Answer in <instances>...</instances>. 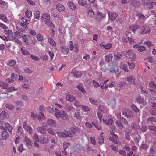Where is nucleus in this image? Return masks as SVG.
<instances>
[{
  "instance_id": "nucleus-10",
  "label": "nucleus",
  "mask_w": 156,
  "mask_h": 156,
  "mask_svg": "<svg viewBox=\"0 0 156 156\" xmlns=\"http://www.w3.org/2000/svg\"><path fill=\"white\" fill-rule=\"evenodd\" d=\"M109 19L111 21H114L117 16V14L113 12H108V13Z\"/></svg>"
},
{
  "instance_id": "nucleus-56",
  "label": "nucleus",
  "mask_w": 156,
  "mask_h": 156,
  "mask_svg": "<svg viewBox=\"0 0 156 156\" xmlns=\"http://www.w3.org/2000/svg\"><path fill=\"white\" fill-rule=\"evenodd\" d=\"M77 88L78 89L82 92L83 93H85L86 92L85 89L82 86L80 85H77L76 86Z\"/></svg>"
},
{
  "instance_id": "nucleus-28",
  "label": "nucleus",
  "mask_w": 156,
  "mask_h": 156,
  "mask_svg": "<svg viewBox=\"0 0 156 156\" xmlns=\"http://www.w3.org/2000/svg\"><path fill=\"white\" fill-rule=\"evenodd\" d=\"M132 4L135 7H138L140 6V3L136 0H132L131 1Z\"/></svg>"
},
{
  "instance_id": "nucleus-3",
  "label": "nucleus",
  "mask_w": 156,
  "mask_h": 156,
  "mask_svg": "<svg viewBox=\"0 0 156 156\" xmlns=\"http://www.w3.org/2000/svg\"><path fill=\"white\" fill-rule=\"evenodd\" d=\"M98 111L99 112H98V115L99 119L100 122H102V113H106L107 114L109 112V109L105 106L101 105L98 108Z\"/></svg>"
},
{
  "instance_id": "nucleus-64",
  "label": "nucleus",
  "mask_w": 156,
  "mask_h": 156,
  "mask_svg": "<svg viewBox=\"0 0 156 156\" xmlns=\"http://www.w3.org/2000/svg\"><path fill=\"white\" fill-rule=\"evenodd\" d=\"M6 108L10 110H12L14 108L13 106L10 104H8L6 105Z\"/></svg>"
},
{
  "instance_id": "nucleus-49",
  "label": "nucleus",
  "mask_w": 156,
  "mask_h": 156,
  "mask_svg": "<svg viewBox=\"0 0 156 156\" xmlns=\"http://www.w3.org/2000/svg\"><path fill=\"white\" fill-rule=\"evenodd\" d=\"M23 77L22 76H20V75H15V80H19L22 81L23 80Z\"/></svg>"
},
{
  "instance_id": "nucleus-61",
  "label": "nucleus",
  "mask_w": 156,
  "mask_h": 156,
  "mask_svg": "<svg viewBox=\"0 0 156 156\" xmlns=\"http://www.w3.org/2000/svg\"><path fill=\"white\" fill-rule=\"evenodd\" d=\"M116 101L115 100H113L112 101L110 104V105L112 108H114L116 105Z\"/></svg>"
},
{
  "instance_id": "nucleus-27",
  "label": "nucleus",
  "mask_w": 156,
  "mask_h": 156,
  "mask_svg": "<svg viewBox=\"0 0 156 156\" xmlns=\"http://www.w3.org/2000/svg\"><path fill=\"white\" fill-rule=\"evenodd\" d=\"M74 117L77 119L80 120H81L82 117L80 115V112L77 111L75 112L74 114Z\"/></svg>"
},
{
  "instance_id": "nucleus-39",
  "label": "nucleus",
  "mask_w": 156,
  "mask_h": 156,
  "mask_svg": "<svg viewBox=\"0 0 156 156\" xmlns=\"http://www.w3.org/2000/svg\"><path fill=\"white\" fill-rule=\"evenodd\" d=\"M149 8L150 9H153L156 8V3L154 2H152L149 4Z\"/></svg>"
},
{
  "instance_id": "nucleus-14",
  "label": "nucleus",
  "mask_w": 156,
  "mask_h": 156,
  "mask_svg": "<svg viewBox=\"0 0 156 156\" xmlns=\"http://www.w3.org/2000/svg\"><path fill=\"white\" fill-rule=\"evenodd\" d=\"M100 45L101 47H103L104 48L107 50L109 49L112 46L111 44L110 43H105L104 42L101 43Z\"/></svg>"
},
{
  "instance_id": "nucleus-23",
  "label": "nucleus",
  "mask_w": 156,
  "mask_h": 156,
  "mask_svg": "<svg viewBox=\"0 0 156 156\" xmlns=\"http://www.w3.org/2000/svg\"><path fill=\"white\" fill-rule=\"evenodd\" d=\"M68 117V115L67 113L64 111H62V114L60 118L63 120L66 119Z\"/></svg>"
},
{
  "instance_id": "nucleus-46",
  "label": "nucleus",
  "mask_w": 156,
  "mask_h": 156,
  "mask_svg": "<svg viewBox=\"0 0 156 156\" xmlns=\"http://www.w3.org/2000/svg\"><path fill=\"white\" fill-rule=\"evenodd\" d=\"M121 68L125 72H128V69L126 64H122L121 65Z\"/></svg>"
},
{
  "instance_id": "nucleus-4",
  "label": "nucleus",
  "mask_w": 156,
  "mask_h": 156,
  "mask_svg": "<svg viewBox=\"0 0 156 156\" xmlns=\"http://www.w3.org/2000/svg\"><path fill=\"white\" fill-rule=\"evenodd\" d=\"M126 56L128 58L129 61H133L136 58L135 54L133 52V51L131 49H129L127 51Z\"/></svg>"
},
{
  "instance_id": "nucleus-5",
  "label": "nucleus",
  "mask_w": 156,
  "mask_h": 156,
  "mask_svg": "<svg viewBox=\"0 0 156 156\" xmlns=\"http://www.w3.org/2000/svg\"><path fill=\"white\" fill-rule=\"evenodd\" d=\"M104 123L107 125H110L113 122L111 115L109 114H107L105 116H104L103 119Z\"/></svg>"
},
{
  "instance_id": "nucleus-44",
  "label": "nucleus",
  "mask_w": 156,
  "mask_h": 156,
  "mask_svg": "<svg viewBox=\"0 0 156 156\" xmlns=\"http://www.w3.org/2000/svg\"><path fill=\"white\" fill-rule=\"evenodd\" d=\"M32 12L31 11L29 10H27L25 12V15L26 17L29 18L31 17Z\"/></svg>"
},
{
  "instance_id": "nucleus-35",
  "label": "nucleus",
  "mask_w": 156,
  "mask_h": 156,
  "mask_svg": "<svg viewBox=\"0 0 156 156\" xmlns=\"http://www.w3.org/2000/svg\"><path fill=\"white\" fill-rule=\"evenodd\" d=\"M31 116L34 119H36L38 118L37 113V112L35 111L31 112Z\"/></svg>"
},
{
  "instance_id": "nucleus-12",
  "label": "nucleus",
  "mask_w": 156,
  "mask_h": 156,
  "mask_svg": "<svg viewBox=\"0 0 156 156\" xmlns=\"http://www.w3.org/2000/svg\"><path fill=\"white\" fill-rule=\"evenodd\" d=\"M23 143L29 148L32 145V143L30 138L27 136H25L24 139Z\"/></svg>"
},
{
  "instance_id": "nucleus-36",
  "label": "nucleus",
  "mask_w": 156,
  "mask_h": 156,
  "mask_svg": "<svg viewBox=\"0 0 156 156\" xmlns=\"http://www.w3.org/2000/svg\"><path fill=\"white\" fill-rule=\"evenodd\" d=\"M38 118L39 121H40L44 120L46 119V117L44 115L40 112V116Z\"/></svg>"
},
{
  "instance_id": "nucleus-16",
  "label": "nucleus",
  "mask_w": 156,
  "mask_h": 156,
  "mask_svg": "<svg viewBox=\"0 0 156 156\" xmlns=\"http://www.w3.org/2000/svg\"><path fill=\"white\" fill-rule=\"evenodd\" d=\"M71 73L73 75L74 77L76 78L80 77L82 75V73L80 71H76L75 69H73L72 70Z\"/></svg>"
},
{
  "instance_id": "nucleus-22",
  "label": "nucleus",
  "mask_w": 156,
  "mask_h": 156,
  "mask_svg": "<svg viewBox=\"0 0 156 156\" xmlns=\"http://www.w3.org/2000/svg\"><path fill=\"white\" fill-rule=\"evenodd\" d=\"M105 61L107 62L111 61L113 58V55L112 54H109L105 56Z\"/></svg>"
},
{
  "instance_id": "nucleus-7",
  "label": "nucleus",
  "mask_w": 156,
  "mask_h": 156,
  "mask_svg": "<svg viewBox=\"0 0 156 156\" xmlns=\"http://www.w3.org/2000/svg\"><path fill=\"white\" fill-rule=\"evenodd\" d=\"M140 29V33L143 34L149 33L151 31L149 28L147 26H141Z\"/></svg>"
},
{
  "instance_id": "nucleus-42",
  "label": "nucleus",
  "mask_w": 156,
  "mask_h": 156,
  "mask_svg": "<svg viewBox=\"0 0 156 156\" xmlns=\"http://www.w3.org/2000/svg\"><path fill=\"white\" fill-rule=\"evenodd\" d=\"M32 138L34 141H39V139L38 137V135L36 133L34 134Z\"/></svg>"
},
{
  "instance_id": "nucleus-11",
  "label": "nucleus",
  "mask_w": 156,
  "mask_h": 156,
  "mask_svg": "<svg viewBox=\"0 0 156 156\" xmlns=\"http://www.w3.org/2000/svg\"><path fill=\"white\" fill-rule=\"evenodd\" d=\"M66 100L70 102H72L74 101L76 99L75 97L71 95L69 93H68L66 95Z\"/></svg>"
},
{
  "instance_id": "nucleus-29",
  "label": "nucleus",
  "mask_w": 156,
  "mask_h": 156,
  "mask_svg": "<svg viewBox=\"0 0 156 156\" xmlns=\"http://www.w3.org/2000/svg\"><path fill=\"white\" fill-rule=\"evenodd\" d=\"M9 136L8 133L6 131H4L2 132V137L4 140H6Z\"/></svg>"
},
{
  "instance_id": "nucleus-24",
  "label": "nucleus",
  "mask_w": 156,
  "mask_h": 156,
  "mask_svg": "<svg viewBox=\"0 0 156 156\" xmlns=\"http://www.w3.org/2000/svg\"><path fill=\"white\" fill-rule=\"evenodd\" d=\"M62 53L64 55H67L69 52L68 48L66 46H62L61 48Z\"/></svg>"
},
{
  "instance_id": "nucleus-62",
  "label": "nucleus",
  "mask_w": 156,
  "mask_h": 156,
  "mask_svg": "<svg viewBox=\"0 0 156 156\" xmlns=\"http://www.w3.org/2000/svg\"><path fill=\"white\" fill-rule=\"evenodd\" d=\"M153 1V0H142L143 3L145 4H149Z\"/></svg>"
},
{
  "instance_id": "nucleus-19",
  "label": "nucleus",
  "mask_w": 156,
  "mask_h": 156,
  "mask_svg": "<svg viewBox=\"0 0 156 156\" xmlns=\"http://www.w3.org/2000/svg\"><path fill=\"white\" fill-rule=\"evenodd\" d=\"M48 141L49 140L47 136H44L41 137L40 140V143L41 144H45L48 143Z\"/></svg>"
},
{
  "instance_id": "nucleus-51",
  "label": "nucleus",
  "mask_w": 156,
  "mask_h": 156,
  "mask_svg": "<svg viewBox=\"0 0 156 156\" xmlns=\"http://www.w3.org/2000/svg\"><path fill=\"white\" fill-rule=\"evenodd\" d=\"M48 41L50 43V44L53 46H55L56 45V43L53 40V39L51 38H48Z\"/></svg>"
},
{
  "instance_id": "nucleus-18",
  "label": "nucleus",
  "mask_w": 156,
  "mask_h": 156,
  "mask_svg": "<svg viewBox=\"0 0 156 156\" xmlns=\"http://www.w3.org/2000/svg\"><path fill=\"white\" fill-rule=\"evenodd\" d=\"M98 17L96 18L97 20L101 21L106 16V15L105 14H102L100 12H98L97 13Z\"/></svg>"
},
{
  "instance_id": "nucleus-2",
  "label": "nucleus",
  "mask_w": 156,
  "mask_h": 156,
  "mask_svg": "<svg viewBox=\"0 0 156 156\" xmlns=\"http://www.w3.org/2000/svg\"><path fill=\"white\" fill-rule=\"evenodd\" d=\"M15 74H12L11 75V77L6 79L4 83L0 81V86L3 89H6L8 87V84L13 83V80H15Z\"/></svg>"
},
{
  "instance_id": "nucleus-50",
  "label": "nucleus",
  "mask_w": 156,
  "mask_h": 156,
  "mask_svg": "<svg viewBox=\"0 0 156 156\" xmlns=\"http://www.w3.org/2000/svg\"><path fill=\"white\" fill-rule=\"evenodd\" d=\"M47 131L48 133L54 135L55 134V131L53 129L51 128H49L47 130Z\"/></svg>"
},
{
  "instance_id": "nucleus-9",
  "label": "nucleus",
  "mask_w": 156,
  "mask_h": 156,
  "mask_svg": "<svg viewBox=\"0 0 156 156\" xmlns=\"http://www.w3.org/2000/svg\"><path fill=\"white\" fill-rule=\"evenodd\" d=\"M109 71L110 74H115L117 76H118L119 74L120 73L119 68L116 66H114L113 69H110Z\"/></svg>"
},
{
  "instance_id": "nucleus-13",
  "label": "nucleus",
  "mask_w": 156,
  "mask_h": 156,
  "mask_svg": "<svg viewBox=\"0 0 156 156\" xmlns=\"http://www.w3.org/2000/svg\"><path fill=\"white\" fill-rule=\"evenodd\" d=\"M50 19V16L48 14H43L41 17L42 20L44 21L46 23L49 22Z\"/></svg>"
},
{
  "instance_id": "nucleus-21",
  "label": "nucleus",
  "mask_w": 156,
  "mask_h": 156,
  "mask_svg": "<svg viewBox=\"0 0 156 156\" xmlns=\"http://www.w3.org/2000/svg\"><path fill=\"white\" fill-rule=\"evenodd\" d=\"M138 27V25H133L130 26L129 28V29L130 31L134 32L136 31Z\"/></svg>"
},
{
  "instance_id": "nucleus-57",
  "label": "nucleus",
  "mask_w": 156,
  "mask_h": 156,
  "mask_svg": "<svg viewBox=\"0 0 156 156\" xmlns=\"http://www.w3.org/2000/svg\"><path fill=\"white\" fill-rule=\"evenodd\" d=\"M74 109V108L72 106L69 105H66V110L67 111L69 112L70 111Z\"/></svg>"
},
{
  "instance_id": "nucleus-25",
  "label": "nucleus",
  "mask_w": 156,
  "mask_h": 156,
  "mask_svg": "<svg viewBox=\"0 0 156 156\" xmlns=\"http://www.w3.org/2000/svg\"><path fill=\"white\" fill-rule=\"evenodd\" d=\"M7 113L5 111H3L0 114V118L1 119H5L7 117Z\"/></svg>"
},
{
  "instance_id": "nucleus-43",
  "label": "nucleus",
  "mask_w": 156,
  "mask_h": 156,
  "mask_svg": "<svg viewBox=\"0 0 156 156\" xmlns=\"http://www.w3.org/2000/svg\"><path fill=\"white\" fill-rule=\"evenodd\" d=\"M15 36L18 38L23 37L24 35H23V34L20 32H16L14 33Z\"/></svg>"
},
{
  "instance_id": "nucleus-1",
  "label": "nucleus",
  "mask_w": 156,
  "mask_h": 156,
  "mask_svg": "<svg viewBox=\"0 0 156 156\" xmlns=\"http://www.w3.org/2000/svg\"><path fill=\"white\" fill-rule=\"evenodd\" d=\"M56 122L51 119H48L46 121V123L44 125V124L42 126V127L38 128V131L41 134H44L45 133V129L48 126L51 127L55 126H56Z\"/></svg>"
},
{
  "instance_id": "nucleus-55",
  "label": "nucleus",
  "mask_w": 156,
  "mask_h": 156,
  "mask_svg": "<svg viewBox=\"0 0 156 156\" xmlns=\"http://www.w3.org/2000/svg\"><path fill=\"white\" fill-rule=\"evenodd\" d=\"M21 20L23 23H25L27 25L30 22V20L27 19H26L25 17H22Z\"/></svg>"
},
{
  "instance_id": "nucleus-63",
  "label": "nucleus",
  "mask_w": 156,
  "mask_h": 156,
  "mask_svg": "<svg viewBox=\"0 0 156 156\" xmlns=\"http://www.w3.org/2000/svg\"><path fill=\"white\" fill-rule=\"evenodd\" d=\"M82 109L85 111H87L90 110V108L88 106L83 105L81 106Z\"/></svg>"
},
{
  "instance_id": "nucleus-54",
  "label": "nucleus",
  "mask_w": 156,
  "mask_h": 156,
  "mask_svg": "<svg viewBox=\"0 0 156 156\" xmlns=\"http://www.w3.org/2000/svg\"><path fill=\"white\" fill-rule=\"evenodd\" d=\"M37 38L38 40L41 41L43 39V37L42 34H39L37 35Z\"/></svg>"
},
{
  "instance_id": "nucleus-30",
  "label": "nucleus",
  "mask_w": 156,
  "mask_h": 156,
  "mask_svg": "<svg viewBox=\"0 0 156 156\" xmlns=\"http://www.w3.org/2000/svg\"><path fill=\"white\" fill-rule=\"evenodd\" d=\"M21 51L23 55H27L30 53L27 50V49L24 47H23L21 48Z\"/></svg>"
},
{
  "instance_id": "nucleus-15",
  "label": "nucleus",
  "mask_w": 156,
  "mask_h": 156,
  "mask_svg": "<svg viewBox=\"0 0 156 156\" xmlns=\"http://www.w3.org/2000/svg\"><path fill=\"white\" fill-rule=\"evenodd\" d=\"M137 101L140 104H142L144 105H145L147 104L146 101L140 96L137 97Z\"/></svg>"
},
{
  "instance_id": "nucleus-32",
  "label": "nucleus",
  "mask_w": 156,
  "mask_h": 156,
  "mask_svg": "<svg viewBox=\"0 0 156 156\" xmlns=\"http://www.w3.org/2000/svg\"><path fill=\"white\" fill-rule=\"evenodd\" d=\"M68 7L72 10L75 9L76 7L75 4L73 2H68Z\"/></svg>"
},
{
  "instance_id": "nucleus-47",
  "label": "nucleus",
  "mask_w": 156,
  "mask_h": 156,
  "mask_svg": "<svg viewBox=\"0 0 156 156\" xmlns=\"http://www.w3.org/2000/svg\"><path fill=\"white\" fill-rule=\"evenodd\" d=\"M77 147L80 150H82L83 151L84 150V148L81 146H79V145H77L76 147H74L73 148H71V149H72V150H73V151L78 150V149H77Z\"/></svg>"
},
{
  "instance_id": "nucleus-59",
  "label": "nucleus",
  "mask_w": 156,
  "mask_h": 156,
  "mask_svg": "<svg viewBox=\"0 0 156 156\" xmlns=\"http://www.w3.org/2000/svg\"><path fill=\"white\" fill-rule=\"evenodd\" d=\"M100 87L102 89H107L108 88V86H107L106 84L104 83H101L100 84Z\"/></svg>"
},
{
  "instance_id": "nucleus-58",
  "label": "nucleus",
  "mask_w": 156,
  "mask_h": 156,
  "mask_svg": "<svg viewBox=\"0 0 156 156\" xmlns=\"http://www.w3.org/2000/svg\"><path fill=\"white\" fill-rule=\"evenodd\" d=\"M17 89L16 88L14 87H9L7 89V91L8 92H13L14 91H15Z\"/></svg>"
},
{
  "instance_id": "nucleus-31",
  "label": "nucleus",
  "mask_w": 156,
  "mask_h": 156,
  "mask_svg": "<svg viewBox=\"0 0 156 156\" xmlns=\"http://www.w3.org/2000/svg\"><path fill=\"white\" fill-rule=\"evenodd\" d=\"M92 124L95 127V128L98 130H101L102 128V126L99 123L97 122H92Z\"/></svg>"
},
{
  "instance_id": "nucleus-38",
  "label": "nucleus",
  "mask_w": 156,
  "mask_h": 156,
  "mask_svg": "<svg viewBox=\"0 0 156 156\" xmlns=\"http://www.w3.org/2000/svg\"><path fill=\"white\" fill-rule=\"evenodd\" d=\"M87 15L89 17L91 18L94 17V12L91 9L88 11L87 12Z\"/></svg>"
},
{
  "instance_id": "nucleus-52",
  "label": "nucleus",
  "mask_w": 156,
  "mask_h": 156,
  "mask_svg": "<svg viewBox=\"0 0 156 156\" xmlns=\"http://www.w3.org/2000/svg\"><path fill=\"white\" fill-rule=\"evenodd\" d=\"M78 2L80 5L83 6H85L87 4L86 1L84 0H79Z\"/></svg>"
},
{
  "instance_id": "nucleus-20",
  "label": "nucleus",
  "mask_w": 156,
  "mask_h": 156,
  "mask_svg": "<svg viewBox=\"0 0 156 156\" xmlns=\"http://www.w3.org/2000/svg\"><path fill=\"white\" fill-rule=\"evenodd\" d=\"M126 80L129 82L130 83H133L135 85H136V83L135 82V79L133 76H129L127 77L126 78Z\"/></svg>"
},
{
  "instance_id": "nucleus-34",
  "label": "nucleus",
  "mask_w": 156,
  "mask_h": 156,
  "mask_svg": "<svg viewBox=\"0 0 156 156\" xmlns=\"http://www.w3.org/2000/svg\"><path fill=\"white\" fill-rule=\"evenodd\" d=\"M104 132H101L100 134V136L99 138V143L101 144H102L104 143V137L103 136Z\"/></svg>"
},
{
  "instance_id": "nucleus-8",
  "label": "nucleus",
  "mask_w": 156,
  "mask_h": 156,
  "mask_svg": "<svg viewBox=\"0 0 156 156\" xmlns=\"http://www.w3.org/2000/svg\"><path fill=\"white\" fill-rule=\"evenodd\" d=\"M23 127L26 132L29 134H31L32 133V128L30 126L27 125L26 122H24Z\"/></svg>"
},
{
  "instance_id": "nucleus-60",
  "label": "nucleus",
  "mask_w": 156,
  "mask_h": 156,
  "mask_svg": "<svg viewBox=\"0 0 156 156\" xmlns=\"http://www.w3.org/2000/svg\"><path fill=\"white\" fill-rule=\"evenodd\" d=\"M16 63V61L14 60H11L9 61L8 63V65L10 66H12Z\"/></svg>"
},
{
  "instance_id": "nucleus-26",
  "label": "nucleus",
  "mask_w": 156,
  "mask_h": 156,
  "mask_svg": "<svg viewBox=\"0 0 156 156\" xmlns=\"http://www.w3.org/2000/svg\"><path fill=\"white\" fill-rule=\"evenodd\" d=\"M57 10L60 12L64 11L65 9L64 6L61 4H58L56 5Z\"/></svg>"
},
{
  "instance_id": "nucleus-37",
  "label": "nucleus",
  "mask_w": 156,
  "mask_h": 156,
  "mask_svg": "<svg viewBox=\"0 0 156 156\" xmlns=\"http://www.w3.org/2000/svg\"><path fill=\"white\" fill-rule=\"evenodd\" d=\"M71 131L75 134L77 132H78L80 131V129L77 126H75L74 127L71 128Z\"/></svg>"
},
{
  "instance_id": "nucleus-48",
  "label": "nucleus",
  "mask_w": 156,
  "mask_h": 156,
  "mask_svg": "<svg viewBox=\"0 0 156 156\" xmlns=\"http://www.w3.org/2000/svg\"><path fill=\"white\" fill-rule=\"evenodd\" d=\"M0 19L5 22H6L8 21L7 19L6 16L2 14H0Z\"/></svg>"
},
{
  "instance_id": "nucleus-17",
  "label": "nucleus",
  "mask_w": 156,
  "mask_h": 156,
  "mask_svg": "<svg viewBox=\"0 0 156 156\" xmlns=\"http://www.w3.org/2000/svg\"><path fill=\"white\" fill-rule=\"evenodd\" d=\"M136 16L139 19L142 21H145L148 17L147 15L144 16L141 13H138L136 15Z\"/></svg>"
},
{
  "instance_id": "nucleus-53",
  "label": "nucleus",
  "mask_w": 156,
  "mask_h": 156,
  "mask_svg": "<svg viewBox=\"0 0 156 156\" xmlns=\"http://www.w3.org/2000/svg\"><path fill=\"white\" fill-rule=\"evenodd\" d=\"M149 87H151L153 88L154 89H156V86L155 83L153 81L151 82V83H149Z\"/></svg>"
},
{
  "instance_id": "nucleus-6",
  "label": "nucleus",
  "mask_w": 156,
  "mask_h": 156,
  "mask_svg": "<svg viewBox=\"0 0 156 156\" xmlns=\"http://www.w3.org/2000/svg\"><path fill=\"white\" fill-rule=\"evenodd\" d=\"M58 136L60 138L67 137H72V134L69 131H65L63 132H58L57 133Z\"/></svg>"
},
{
  "instance_id": "nucleus-41",
  "label": "nucleus",
  "mask_w": 156,
  "mask_h": 156,
  "mask_svg": "<svg viewBox=\"0 0 156 156\" xmlns=\"http://www.w3.org/2000/svg\"><path fill=\"white\" fill-rule=\"evenodd\" d=\"M4 32L5 34L9 37H11L12 35L13 32L11 30H4Z\"/></svg>"
},
{
  "instance_id": "nucleus-45",
  "label": "nucleus",
  "mask_w": 156,
  "mask_h": 156,
  "mask_svg": "<svg viewBox=\"0 0 156 156\" xmlns=\"http://www.w3.org/2000/svg\"><path fill=\"white\" fill-rule=\"evenodd\" d=\"M115 124L119 128L122 129L123 127L122 124L121 123L120 121L117 120L115 122Z\"/></svg>"
},
{
  "instance_id": "nucleus-40",
  "label": "nucleus",
  "mask_w": 156,
  "mask_h": 156,
  "mask_svg": "<svg viewBox=\"0 0 156 156\" xmlns=\"http://www.w3.org/2000/svg\"><path fill=\"white\" fill-rule=\"evenodd\" d=\"M89 101L91 104L93 105H96L97 103V100L94 98H90Z\"/></svg>"
},
{
  "instance_id": "nucleus-33",
  "label": "nucleus",
  "mask_w": 156,
  "mask_h": 156,
  "mask_svg": "<svg viewBox=\"0 0 156 156\" xmlns=\"http://www.w3.org/2000/svg\"><path fill=\"white\" fill-rule=\"evenodd\" d=\"M62 114V111L60 112L57 108L55 109V115L56 118H59L61 116Z\"/></svg>"
}]
</instances>
